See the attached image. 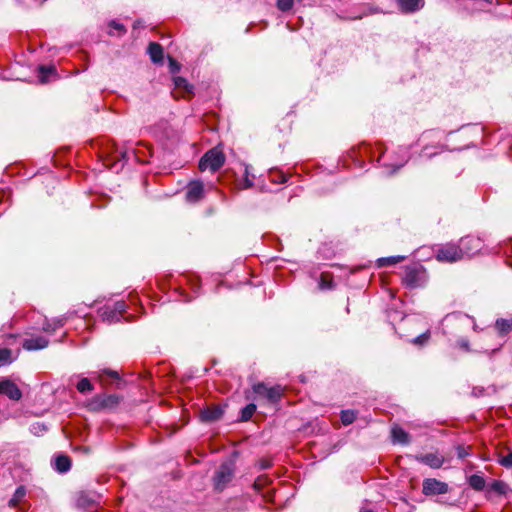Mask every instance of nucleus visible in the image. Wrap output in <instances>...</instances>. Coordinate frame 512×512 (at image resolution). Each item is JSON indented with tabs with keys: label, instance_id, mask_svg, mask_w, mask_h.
I'll return each mask as SVG.
<instances>
[{
	"label": "nucleus",
	"instance_id": "1",
	"mask_svg": "<svg viewBox=\"0 0 512 512\" xmlns=\"http://www.w3.org/2000/svg\"><path fill=\"white\" fill-rule=\"evenodd\" d=\"M428 279V275L424 266L420 263H412L405 266L402 283L410 288L415 289L423 287Z\"/></svg>",
	"mask_w": 512,
	"mask_h": 512
},
{
	"label": "nucleus",
	"instance_id": "2",
	"mask_svg": "<svg viewBox=\"0 0 512 512\" xmlns=\"http://www.w3.org/2000/svg\"><path fill=\"white\" fill-rule=\"evenodd\" d=\"M235 463L226 461L220 464L212 478L214 490L222 492L235 476Z\"/></svg>",
	"mask_w": 512,
	"mask_h": 512
},
{
	"label": "nucleus",
	"instance_id": "3",
	"mask_svg": "<svg viewBox=\"0 0 512 512\" xmlns=\"http://www.w3.org/2000/svg\"><path fill=\"white\" fill-rule=\"evenodd\" d=\"M225 155L218 147L207 151L199 161V169L205 171L207 169L212 172L219 170L225 163Z\"/></svg>",
	"mask_w": 512,
	"mask_h": 512
},
{
	"label": "nucleus",
	"instance_id": "4",
	"mask_svg": "<svg viewBox=\"0 0 512 512\" xmlns=\"http://www.w3.org/2000/svg\"><path fill=\"white\" fill-rule=\"evenodd\" d=\"M464 257L463 248L455 243H446L436 250V259L439 262L453 263Z\"/></svg>",
	"mask_w": 512,
	"mask_h": 512
},
{
	"label": "nucleus",
	"instance_id": "5",
	"mask_svg": "<svg viewBox=\"0 0 512 512\" xmlns=\"http://www.w3.org/2000/svg\"><path fill=\"white\" fill-rule=\"evenodd\" d=\"M253 392L264 397L270 403H277L283 395V388L280 385L268 387L265 383L259 382L252 386Z\"/></svg>",
	"mask_w": 512,
	"mask_h": 512
},
{
	"label": "nucleus",
	"instance_id": "6",
	"mask_svg": "<svg viewBox=\"0 0 512 512\" xmlns=\"http://www.w3.org/2000/svg\"><path fill=\"white\" fill-rule=\"evenodd\" d=\"M449 491L447 483L435 478H426L422 483V493L426 496L446 494Z\"/></svg>",
	"mask_w": 512,
	"mask_h": 512
},
{
	"label": "nucleus",
	"instance_id": "7",
	"mask_svg": "<svg viewBox=\"0 0 512 512\" xmlns=\"http://www.w3.org/2000/svg\"><path fill=\"white\" fill-rule=\"evenodd\" d=\"M120 398L115 394L96 395L90 402L92 410L112 409L119 404Z\"/></svg>",
	"mask_w": 512,
	"mask_h": 512
},
{
	"label": "nucleus",
	"instance_id": "8",
	"mask_svg": "<svg viewBox=\"0 0 512 512\" xmlns=\"http://www.w3.org/2000/svg\"><path fill=\"white\" fill-rule=\"evenodd\" d=\"M0 394L7 396L13 401H19L22 398V391L16 383L5 377L0 379Z\"/></svg>",
	"mask_w": 512,
	"mask_h": 512
},
{
	"label": "nucleus",
	"instance_id": "9",
	"mask_svg": "<svg viewBox=\"0 0 512 512\" xmlns=\"http://www.w3.org/2000/svg\"><path fill=\"white\" fill-rule=\"evenodd\" d=\"M186 200L190 203H196L204 197V184L200 180H192L186 188Z\"/></svg>",
	"mask_w": 512,
	"mask_h": 512
},
{
	"label": "nucleus",
	"instance_id": "10",
	"mask_svg": "<svg viewBox=\"0 0 512 512\" xmlns=\"http://www.w3.org/2000/svg\"><path fill=\"white\" fill-rule=\"evenodd\" d=\"M414 459L433 469H438L444 464V457L438 453L419 454L415 455Z\"/></svg>",
	"mask_w": 512,
	"mask_h": 512
},
{
	"label": "nucleus",
	"instance_id": "11",
	"mask_svg": "<svg viewBox=\"0 0 512 512\" xmlns=\"http://www.w3.org/2000/svg\"><path fill=\"white\" fill-rule=\"evenodd\" d=\"M399 10L404 14H411L420 11L425 0H396Z\"/></svg>",
	"mask_w": 512,
	"mask_h": 512
},
{
	"label": "nucleus",
	"instance_id": "12",
	"mask_svg": "<svg viewBox=\"0 0 512 512\" xmlns=\"http://www.w3.org/2000/svg\"><path fill=\"white\" fill-rule=\"evenodd\" d=\"M223 409L219 406H211L201 411L200 417L203 422H214L222 418Z\"/></svg>",
	"mask_w": 512,
	"mask_h": 512
},
{
	"label": "nucleus",
	"instance_id": "13",
	"mask_svg": "<svg viewBox=\"0 0 512 512\" xmlns=\"http://www.w3.org/2000/svg\"><path fill=\"white\" fill-rule=\"evenodd\" d=\"M49 340L43 336L25 339L22 346L25 350L33 351L44 349L48 346Z\"/></svg>",
	"mask_w": 512,
	"mask_h": 512
},
{
	"label": "nucleus",
	"instance_id": "14",
	"mask_svg": "<svg viewBox=\"0 0 512 512\" xmlns=\"http://www.w3.org/2000/svg\"><path fill=\"white\" fill-rule=\"evenodd\" d=\"M98 496L95 493L80 492L76 498V505L81 508H93Z\"/></svg>",
	"mask_w": 512,
	"mask_h": 512
},
{
	"label": "nucleus",
	"instance_id": "15",
	"mask_svg": "<svg viewBox=\"0 0 512 512\" xmlns=\"http://www.w3.org/2000/svg\"><path fill=\"white\" fill-rule=\"evenodd\" d=\"M148 53L153 63L162 64L163 48L159 43L151 42L148 46Z\"/></svg>",
	"mask_w": 512,
	"mask_h": 512
},
{
	"label": "nucleus",
	"instance_id": "16",
	"mask_svg": "<svg viewBox=\"0 0 512 512\" xmlns=\"http://www.w3.org/2000/svg\"><path fill=\"white\" fill-rule=\"evenodd\" d=\"M391 436L394 443H400L404 445L410 443V435L399 426H394L391 429Z\"/></svg>",
	"mask_w": 512,
	"mask_h": 512
},
{
	"label": "nucleus",
	"instance_id": "17",
	"mask_svg": "<svg viewBox=\"0 0 512 512\" xmlns=\"http://www.w3.org/2000/svg\"><path fill=\"white\" fill-rule=\"evenodd\" d=\"M495 330L497 331L499 336H506L512 331V322L510 319L506 318H498L495 321Z\"/></svg>",
	"mask_w": 512,
	"mask_h": 512
},
{
	"label": "nucleus",
	"instance_id": "18",
	"mask_svg": "<svg viewBox=\"0 0 512 512\" xmlns=\"http://www.w3.org/2000/svg\"><path fill=\"white\" fill-rule=\"evenodd\" d=\"M460 247L463 248L464 254H468L471 250L478 251L480 249V240L472 237H465L460 240Z\"/></svg>",
	"mask_w": 512,
	"mask_h": 512
},
{
	"label": "nucleus",
	"instance_id": "19",
	"mask_svg": "<svg viewBox=\"0 0 512 512\" xmlns=\"http://www.w3.org/2000/svg\"><path fill=\"white\" fill-rule=\"evenodd\" d=\"M71 468V460L66 455H59L55 458V469L60 473H65Z\"/></svg>",
	"mask_w": 512,
	"mask_h": 512
},
{
	"label": "nucleus",
	"instance_id": "20",
	"mask_svg": "<svg viewBox=\"0 0 512 512\" xmlns=\"http://www.w3.org/2000/svg\"><path fill=\"white\" fill-rule=\"evenodd\" d=\"M96 373H97V377L99 378L100 381H106L108 379L111 381H114V380L120 379L119 373L112 369L104 368V369L99 370Z\"/></svg>",
	"mask_w": 512,
	"mask_h": 512
},
{
	"label": "nucleus",
	"instance_id": "21",
	"mask_svg": "<svg viewBox=\"0 0 512 512\" xmlns=\"http://www.w3.org/2000/svg\"><path fill=\"white\" fill-rule=\"evenodd\" d=\"M469 485L476 491H482L485 487L486 481L483 476L473 474L469 477Z\"/></svg>",
	"mask_w": 512,
	"mask_h": 512
},
{
	"label": "nucleus",
	"instance_id": "22",
	"mask_svg": "<svg viewBox=\"0 0 512 512\" xmlns=\"http://www.w3.org/2000/svg\"><path fill=\"white\" fill-rule=\"evenodd\" d=\"M405 259V256H390V257H384L379 258L377 260L378 267H385V266H391L395 265Z\"/></svg>",
	"mask_w": 512,
	"mask_h": 512
},
{
	"label": "nucleus",
	"instance_id": "23",
	"mask_svg": "<svg viewBox=\"0 0 512 512\" xmlns=\"http://www.w3.org/2000/svg\"><path fill=\"white\" fill-rule=\"evenodd\" d=\"M25 495H26V489L23 486L18 487L16 489L13 497L9 500V505L11 507H16L21 502V500L25 497Z\"/></svg>",
	"mask_w": 512,
	"mask_h": 512
},
{
	"label": "nucleus",
	"instance_id": "24",
	"mask_svg": "<svg viewBox=\"0 0 512 512\" xmlns=\"http://www.w3.org/2000/svg\"><path fill=\"white\" fill-rule=\"evenodd\" d=\"M334 287V282L332 276L327 273H322L319 280V288L322 290L332 289Z\"/></svg>",
	"mask_w": 512,
	"mask_h": 512
},
{
	"label": "nucleus",
	"instance_id": "25",
	"mask_svg": "<svg viewBox=\"0 0 512 512\" xmlns=\"http://www.w3.org/2000/svg\"><path fill=\"white\" fill-rule=\"evenodd\" d=\"M38 71H39V77H40L41 82H46L47 77L49 75L56 73V68L54 66L41 65L38 67Z\"/></svg>",
	"mask_w": 512,
	"mask_h": 512
},
{
	"label": "nucleus",
	"instance_id": "26",
	"mask_svg": "<svg viewBox=\"0 0 512 512\" xmlns=\"http://www.w3.org/2000/svg\"><path fill=\"white\" fill-rule=\"evenodd\" d=\"M255 411H256V405L255 404L250 403V404L246 405L241 410L240 420L241 421H248V420H250L251 417L253 416V414L255 413Z\"/></svg>",
	"mask_w": 512,
	"mask_h": 512
},
{
	"label": "nucleus",
	"instance_id": "27",
	"mask_svg": "<svg viewBox=\"0 0 512 512\" xmlns=\"http://www.w3.org/2000/svg\"><path fill=\"white\" fill-rule=\"evenodd\" d=\"M357 414L354 410H343L341 412V421L344 425H350L356 420Z\"/></svg>",
	"mask_w": 512,
	"mask_h": 512
},
{
	"label": "nucleus",
	"instance_id": "28",
	"mask_svg": "<svg viewBox=\"0 0 512 512\" xmlns=\"http://www.w3.org/2000/svg\"><path fill=\"white\" fill-rule=\"evenodd\" d=\"M489 489L499 495H504L507 492V485L501 480H494L489 486Z\"/></svg>",
	"mask_w": 512,
	"mask_h": 512
},
{
	"label": "nucleus",
	"instance_id": "29",
	"mask_svg": "<svg viewBox=\"0 0 512 512\" xmlns=\"http://www.w3.org/2000/svg\"><path fill=\"white\" fill-rule=\"evenodd\" d=\"M269 177L273 183H285L287 181V175L277 170H271Z\"/></svg>",
	"mask_w": 512,
	"mask_h": 512
},
{
	"label": "nucleus",
	"instance_id": "30",
	"mask_svg": "<svg viewBox=\"0 0 512 512\" xmlns=\"http://www.w3.org/2000/svg\"><path fill=\"white\" fill-rule=\"evenodd\" d=\"M110 31L109 34L111 35H123L126 32V28L124 25L117 23L116 21H111L109 23Z\"/></svg>",
	"mask_w": 512,
	"mask_h": 512
},
{
	"label": "nucleus",
	"instance_id": "31",
	"mask_svg": "<svg viewBox=\"0 0 512 512\" xmlns=\"http://www.w3.org/2000/svg\"><path fill=\"white\" fill-rule=\"evenodd\" d=\"M13 361L12 351L9 348L0 347V364H8Z\"/></svg>",
	"mask_w": 512,
	"mask_h": 512
},
{
	"label": "nucleus",
	"instance_id": "32",
	"mask_svg": "<svg viewBox=\"0 0 512 512\" xmlns=\"http://www.w3.org/2000/svg\"><path fill=\"white\" fill-rule=\"evenodd\" d=\"M77 390L80 392V393H87V392H91L93 390V385L91 384L90 380L87 379V378H82L78 383H77Z\"/></svg>",
	"mask_w": 512,
	"mask_h": 512
},
{
	"label": "nucleus",
	"instance_id": "33",
	"mask_svg": "<svg viewBox=\"0 0 512 512\" xmlns=\"http://www.w3.org/2000/svg\"><path fill=\"white\" fill-rule=\"evenodd\" d=\"M294 0H277V7L280 11H289L293 6Z\"/></svg>",
	"mask_w": 512,
	"mask_h": 512
},
{
	"label": "nucleus",
	"instance_id": "34",
	"mask_svg": "<svg viewBox=\"0 0 512 512\" xmlns=\"http://www.w3.org/2000/svg\"><path fill=\"white\" fill-rule=\"evenodd\" d=\"M175 85L176 87L178 88H183L185 89L187 92L191 93L192 92V86L188 84V82L186 81V79L182 78V77H177L175 78Z\"/></svg>",
	"mask_w": 512,
	"mask_h": 512
},
{
	"label": "nucleus",
	"instance_id": "35",
	"mask_svg": "<svg viewBox=\"0 0 512 512\" xmlns=\"http://www.w3.org/2000/svg\"><path fill=\"white\" fill-rule=\"evenodd\" d=\"M429 338H430V331L427 330L426 332H424L421 335L414 338L412 340V343H414L415 345H423L424 343H426L428 341Z\"/></svg>",
	"mask_w": 512,
	"mask_h": 512
},
{
	"label": "nucleus",
	"instance_id": "36",
	"mask_svg": "<svg viewBox=\"0 0 512 512\" xmlns=\"http://www.w3.org/2000/svg\"><path fill=\"white\" fill-rule=\"evenodd\" d=\"M253 179H254V176L250 177V173H249V167L248 166H245V169H244V185L243 187L244 188H250L253 186Z\"/></svg>",
	"mask_w": 512,
	"mask_h": 512
},
{
	"label": "nucleus",
	"instance_id": "37",
	"mask_svg": "<svg viewBox=\"0 0 512 512\" xmlns=\"http://www.w3.org/2000/svg\"><path fill=\"white\" fill-rule=\"evenodd\" d=\"M126 304L125 302L123 301H118L115 303L114 305V310L111 311V313L113 314L112 317L116 316V314H119L121 315L122 313H124L126 311Z\"/></svg>",
	"mask_w": 512,
	"mask_h": 512
},
{
	"label": "nucleus",
	"instance_id": "38",
	"mask_svg": "<svg viewBox=\"0 0 512 512\" xmlns=\"http://www.w3.org/2000/svg\"><path fill=\"white\" fill-rule=\"evenodd\" d=\"M499 463L506 468L512 467V451L508 453L506 456H502L499 459Z\"/></svg>",
	"mask_w": 512,
	"mask_h": 512
},
{
	"label": "nucleus",
	"instance_id": "39",
	"mask_svg": "<svg viewBox=\"0 0 512 512\" xmlns=\"http://www.w3.org/2000/svg\"><path fill=\"white\" fill-rule=\"evenodd\" d=\"M63 324H64V321L62 319H59V320H57V322L55 323L54 326H52L49 323L44 324L43 330L46 332H52V331H55L58 327L63 326Z\"/></svg>",
	"mask_w": 512,
	"mask_h": 512
},
{
	"label": "nucleus",
	"instance_id": "40",
	"mask_svg": "<svg viewBox=\"0 0 512 512\" xmlns=\"http://www.w3.org/2000/svg\"><path fill=\"white\" fill-rule=\"evenodd\" d=\"M456 451H457V456L460 459H463L469 455L468 450L464 446H461V445L457 446Z\"/></svg>",
	"mask_w": 512,
	"mask_h": 512
},
{
	"label": "nucleus",
	"instance_id": "41",
	"mask_svg": "<svg viewBox=\"0 0 512 512\" xmlns=\"http://www.w3.org/2000/svg\"><path fill=\"white\" fill-rule=\"evenodd\" d=\"M457 345L461 348V349H464L465 351H470V345H469V340L466 339V338H461L457 341Z\"/></svg>",
	"mask_w": 512,
	"mask_h": 512
},
{
	"label": "nucleus",
	"instance_id": "42",
	"mask_svg": "<svg viewBox=\"0 0 512 512\" xmlns=\"http://www.w3.org/2000/svg\"><path fill=\"white\" fill-rule=\"evenodd\" d=\"M262 480H264V478H263V477H259V478H257V479H256V481L254 482V488H255L256 490H260V489H261V487H262V485H263Z\"/></svg>",
	"mask_w": 512,
	"mask_h": 512
},
{
	"label": "nucleus",
	"instance_id": "43",
	"mask_svg": "<svg viewBox=\"0 0 512 512\" xmlns=\"http://www.w3.org/2000/svg\"><path fill=\"white\" fill-rule=\"evenodd\" d=\"M259 464L260 469H268L271 466V463L268 460H261Z\"/></svg>",
	"mask_w": 512,
	"mask_h": 512
},
{
	"label": "nucleus",
	"instance_id": "44",
	"mask_svg": "<svg viewBox=\"0 0 512 512\" xmlns=\"http://www.w3.org/2000/svg\"><path fill=\"white\" fill-rule=\"evenodd\" d=\"M403 165H404V164H400V165H396V166H394L392 173H395V172H396L397 170H399Z\"/></svg>",
	"mask_w": 512,
	"mask_h": 512
},
{
	"label": "nucleus",
	"instance_id": "45",
	"mask_svg": "<svg viewBox=\"0 0 512 512\" xmlns=\"http://www.w3.org/2000/svg\"><path fill=\"white\" fill-rule=\"evenodd\" d=\"M360 512H374V511L371 509H361Z\"/></svg>",
	"mask_w": 512,
	"mask_h": 512
},
{
	"label": "nucleus",
	"instance_id": "46",
	"mask_svg": "<svg viewBox=\"0 0 512 512\" xmlns=\"http://www.w3.org/2000/svg\"><path fill=\"white\" fill-rule=\"evenodd\" d=\"M509 319H510V321L512 322V316H511Z\"/></svg>",
	"mask_w": 512,
	"mask_h": 512
}]
</instances>
